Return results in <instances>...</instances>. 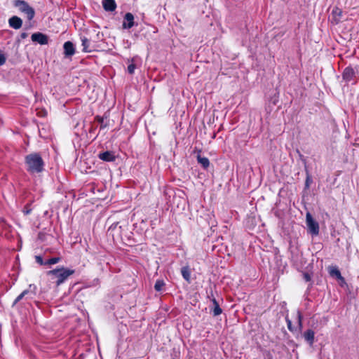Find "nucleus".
<instances>
[{
    "instance_id": "7",
    "label": "nucleus",
    "mask_w": 359,
    "mask_h": 359,
    "mask_svg": "<svg viewBox=\"0 0 359 359\" xmlns=\"http://www.w3.org/2000/svg\"><path fill=\"white\" fill-rule=\"evenodd\" d=\"M135 25L134 15L131 13H126L123 18L122 27L123 29H128Z\"/></svg>"
},
{
    "instance_id": "5",
    "label": "nucleus",
    "mask_w": 359,
    "mask_h": 359,
    "mask_svg": "<svg viewBox=\"0 0 359 359\" xmlns=\"http://www.w3.org/2000/svg\"><path fill=\"white\" fill-rule=\"evenodd\" d=\"M36 285H29V288L27 290H24L20 295L17 297V298L13 302V304H17L25 296H27L29 299H32L36 294Z\"/></svg>"
},
{
    "instance_id": "16",
    "label": "nucleus",
    "mask_w": 359,
    "mask_h": 359,
    "mask_svg": "<svg viewBox=\"0 0 359 359\" xmlns=\"http://www.w3.org/2000/svg\"><path fill=\"white\" fill-rule=\"evenodd\" d=\"M314 335H315L314 332L311 330H306L304 334V339L307 341H309L311 344H312L313 343Z\"/></svg>"
},
{
    "instance_id": "27",
    "label": "nucleus",
    "mask_w": 359,
    "mask_h": 359,
    "mask_svg": "<svg viewBox=\"0 0 359 359\" xmlns=\"http://www.w3.org/2000/svg\"><path fill=\"white\" fill-rule=\"evenodd\" d=\"M23 212L25 215H28L31 212V209L29 208V206H25Z\"/></svg>"
},
{
    "instance_id": "6",
    "label": "nucleus",
    "mask_w": 359,
    "mask_h": 359,
    "mask_svg": "<svg viewBox=\"0 0 359 359\" xmlns=\"http://www.w3.org/2000/svg\"><path fill=\"white\" fill-rule=\"evenodd\" d=\"M31 39L33 42L37 43L40 45H46L48 43V36L41 32L32 34Z\"/></svg>"
},
{
    "instance_id": "25",
    "label": "nucleus",
    "mask_w": 359,
    "mask_h": 359,
    "mask_svg": "<svg viewBox=\"0 0 359 359\" xmlns=\"http://www.w3.org/2000/svg\"><path fill=\"white\" fill-rule=\"evenodd\" d=\"M339 285L343 287L346 284L344 278L341 276V278L338 279Z\"/></svg>"
},
{
    "instance_id": "31",
    "label": "nucleus",
    "mask_w": 359,
    "mask_h": 359,
    "mask_svg": "<svg viewBox=\"0 0 359 359\" xmlns=\"http://www.w3.org/2000/svg\"><path fill=\"white\" fill-rule=\"evenodd\" d=\"M309 181H310L309 177H307L306 181V187H309Z\"/></svg>"
},
{
    "instance_id": "21",
    "label": "nucleus",
    "mask_w": 359,
    "mask_h": 359,
    "mask_svg": "<svg viewBox=\"0 0 359 359\" xmlns=\"http://www.w3.org/2000/svg\"><path fill=\"white\" fill-rule=\"evenodd\" d=\"M60 260V257H53L45 262V265H53L58 263Z\"/></svg>"
},
{
    "instance_id": "3",
    "label": "nucleus",
    "mask_w": 359,
    "mask_h": 359,
    "mask_svg": "<svg viewBox=\"0 0 359 359\" xmlns=\"http://www.w3.org/2000/svg\"><path fill=\"white\" fill-rule=\"evenodd\" d=\"M13 5L18 8L21 13H23L27 15L29 20L34 18L35 15V11L32 7H31L26 1L22 0H16L14 1Z\"/></svg>"
},
{
    "instance_id": "2",
    "label": "nucleus",
    "mask_w": 359,
    "mask_h": 359,
    "mask_svg": "<svg viewBox=\"0 0 359 359\" xmlns=\"http://www.w3.org/2000/svg\"><path fill=\"white\" fill-rule=\"evenodd\" d=\"M74 270L64 267L55 269L48 272V275L54 276L56 278V285L63 283L70 276L74 273Z\"/></svg>"
},
{
    "instance_id": "15",
    "label": "nucleus",
    "mask_w": 359,
    "mask_h": 359,
    "mask_svg": "<svg viewBox=\"0 0 359 359\" xmlns=\"http://www.w3.org/2000/svg\"><path fill=\"white\" fill-rule=\"evenodd\" d=\"M342 12L339 8H335L332 12V20L334 21L335 23H338L341 19Z\"/></svg>"
},
{
    "instance_id": "10",
    "label": "nucleus",
    "mask_w": 359,
    "mask_h": 359,
    "mask_svg": "<svg viewBox=\"0 0 359 359\" xmlns=\"http://www.w3.org/2000/svg\"><path fill=\"white\" fill-rule=\"evenodd\" d=\"M9 26L15 29H18L22 27V20L18 16H13L8 20Z\"/></svg>"
},
{
    "instance_id": "17",
    "label": "nucleus",
    "mask_w": 359,
    "mask_h": 359,
    "mask_svg": "<svg viewBox=\"0 0 359 359\" xmlns=\"http://www.w3.org/2000/svg\"><path fill=\"white\" fill-rule=\"evenodd\" d=\"M197 160L198 163H200L202 167L205 169L208 168L210 165L209 159L206 157H202L200 155L197 156Z\"/></svg>"
},
{
    "instance_id": "20",
    "label": "nucleus",
    "mask_w": 359,
    "mask_h": 359,
    "mask_svg": "<svg viewBox=\"0 0 359 359\" xmlns=\"http://www.w3.org/2000/svg\"><path fill=\"white\" fill-rule=\"evenodd\" d=\"M165 286V283L163 280H157L154 285V288L156 291L160 292Z\"/></svg>"
},
{
    "instance_id": "14",
    "label": "nucleus",
    "mask_w": 359,
    "mask_h": 359,
    "mask_svg": "<svg viewBox=\"0 0 359 359\" xmlns=\"http://www.w3.org/2000/svg\"><path fill=\"white\" fill-rule=\"evenodd\" d=\"M212 302L213 304L212 308V313L215 316H219L222 313V309L219 307V305L215 298L212 299Z\"/></svg>"
},
{
    "instance_id": "19",
    "label": "nucleus",
    "mask_w": 359,
    "mask_h": 359,
    "mask_svg": "<svg viewBox=\"0 0 359 359\" xmlns=\"http://www.w3.org/2000/svg\"><path fill=\"white\" fill-rule=\"evenodd\" d=\"M182 275L183 278L189 281L190 279V271L188 267H183L181 270Z\"/></svg>"
},
{
    "instance_id": "9",
    "label": "nucleus",
    "mask_w": 359,
    "mask_h": 359,
    "mask_svg": "<svg viewBox=\"0 0 359 359\" xmlns=\"http://www.w3.org/2000/svg\"><path fill=\"white\" fill-rule=\"evenodd\" d=\"M99 158L102 161H107V162H112L114 161L116 159V156L114 155V153L110 151H107L102 153L99 154L98 155Z\"/></svg>"
},
{
    "instance_id": "24",
    "label": "nucleus",
    "mask_w": 359,
    "mask_h": 359,
    "mask_svg": "<svg viewBox=\"0 0 359 359\" xmlns=\"http://www.w3.org/2000/svg\"><path fill=\"white\" fill-rule=\"evenodd\" d=\"M6 62V57L3 53L0 52V66L4 65Z\"/></svg>"
},
{
    "instance_id": "30",
    "label": "nucleus",
    "mask_w": 359,
    "mask_h": 359,
    "mask_svg": "<svg viewBox=\"0 0 359 359\" xmlns=\"http://www.w3.org/2000/svg\"><path fill=\"white\" fill-rule=\"evenodd\" d=\"M304 278H305V279H306L307 281H309V280H310V277H309V276L308 274H305V275H304Z\"/></svg>"
},
{
    "instance_id": "22",
    "label": "nucleus",
    "mask_w": 359,
    "mask_h": 359,
    "mask_svg": "<svg viewBox=\"0 0 359 359\" xmlns=\"http://www.w3.org/2000/svg\"><path fill=\"white\" fill-rule=\"evenodd\" d=\"M135 68H136V67H135V65L134 64H130V65H128V72L130 74H133V73H134Z\"/></svg>"
},
{
    "instance_id": "28",
    "label": "nucleus",
    "mask_w": 359,
    "mask_h": 359,
    "mask_svg": "<svg viewBox=\"0 0 359 359\" xmlns=\"http://www.w3.org/2000/svg\"><path fill=\"white\" fill-rule=\"evenodd\" d=\"M287 326H288L289 330H292L291 321L290 320L287 319Z\"/></svg>"
},
{
    "instance_id": "29",
    "label": "nucleus",
    "mask_w": 359,
    "mask_h": 359,
    "mask_svg": "<svg viewBox=\"0 0 359 359\" xmlns=\"http://www.w3.org/2000/svg\"><path fill=\"white\" fill-rule=\"evenodd\" d=\"M27 36V33H22L21 34V38L22 39H25Z\"/></svg>"
},
{
    "instance_id": "18",
    "label": "nucleus",
    "mask_w": 359,
    "mask_h": 359,
    "mask_svg": "<svg viewBox=\"0 0 359 359\" xmlns=\"http://www.w3.org/2000/svg\"><path fill=\"white\" fill-rule=\"evenodd\" d=\"M81 41L83 46L82 50L86 53L90 52V50L89 49V41L86 37L82 38Z\"/></svg>"
},
{
    "instance_id": "13",
    "label": "nucleus",
    "mask_w": 359,
    "mask_h": 359,
    "mask_svg": "<svg viewBox=\"0 0 359 359\" xmlns=\"http://www.w3.org/2000/svg\"><path fill=\"white\" fill-rule=\"evenodd\" d=\"M328 271L332 277L336 278L337 280L341 278V272L337 266H330Z\"/></svg>"
},
{
    "instance_id": "8",
    "label": "nucleus",
    "mask_w": 359,
    "mask_h": 359,
    "mask_svg": "<svg viewBox=\"0 0 359 359\" xmlns=\"http://www.w3.org/2000/svg\"><path fill=\"white\" fill-rule=\"evenodd\" d=\"M63 48L66 57H71L75 53L74 45L71 41H66L63 45Z\"/></svg>"
},
{
    "instance_id": "12",
    "label": "nucleus",
    "mask_w": 359,
    "mask_h": 359,
    "mask_svg": "<svg viewBox=\"0 0 359 359\" xmlns=\"http://www.w3.org/2000/svg\"><path fill=\"white\" fill-rule=\"evenodd\" d=\"M355 72L351 67H346L342 74L343 79L346 81H351L354 77Z\"/></svg>"
},
{
    "instance_id": "4",
    "label": "nucleus",
    "mask_w": 359,
    "mask_h": 359,
    "mask_svg": "<svg viewBox=\"0 0 359 359\" xmlns=\"http://www.w3.org/2000/svg\"><path fill=\"white\" fill-rule=\"evenodd\" d=\"M306 223L309 231L313 235H318L319 233V224L314 220L310 212L306 215Z\"/></svg>"
},
{
    "instance_id": "26",
    "label": "nucleus",
    "mask_w": 359,
    "mask_h": 359,
    "mask_svg": "<svg viewBox=\"0 0 359 359\" xmlns=\"http://www.w3.org/2000/svg\"><path fill=\"white\" fill-rule=\"evenodd\" d=\"M297 320H298V325L299 327L302 326V314L299 311L297 312Z\"/></svg>"
},
{
    "instance_id": "1",
    "label": "nucleus",
    "mask_w": 359,
    "mask_h": 359,
    "mask_svg": "<svg viewBox=\"0 0 359 359\" xmlns=\"http://www.w3.org/2000/svg\"><path fill=\"white\" fill-rule=\"evenodd\" d=\"M26 170L30 174L39 173L43 170V161L39 154H30L25 156Z\"/></svg>"
},
{
    "instance_id": "23",
    "label": "nucleus",
    "mask_w": 359,
    "mask_h": 359,
    "mask_svg": "<svg viewBox=\"0 0 359 359\" xmlns=\"http://www.w3.org/2000/svg\"><path fill=\"white\" fill-rule=\"evenodd\" d=\"M36 262L40 265H45V262H43L42 257L41 256L35 257Z\"/></svg>"
},
{
    "instance_id": "11",
    "label": "nucleus",
    "mask_w": 359,
    "mask_h": 359,
    "mask_svg": "<svg viewBox=\"0 0 359 359\" xmlns=\"http://www.w3.org/2000/svg\"><path fill=\"white\" fill-rule=\"evenodd\" d=\"M102 6L106 11H114L116 8L114 0H103Z\"/></svg>"
}]
</instances>
